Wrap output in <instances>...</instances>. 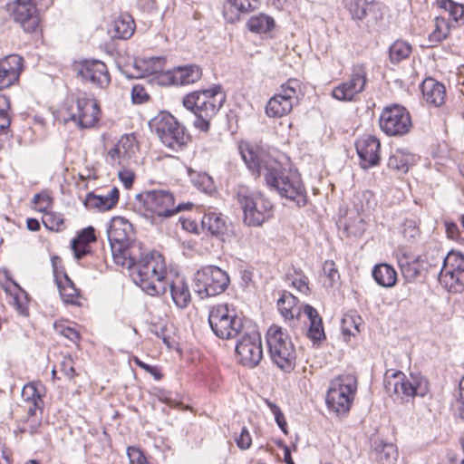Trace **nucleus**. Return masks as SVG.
Masks as SVG:
<instances>
[{
	"instance_id": "obj_1",
	"label": "nucleus",
	"mask_w": 464,
	"mask_h": 464,
	"mask_svg": "<svg viewBox=\"0 0 464 464\" xmlns=\"http://www.w3.org/2000/svg\"><path fill=\"white\" fill-rule=\"evenodd\" d=\"M243 160L249 169L263 174L266 184L281 197L304 206L307 195L297 170L285 169L267 151L256 144L243 142L239 145Z\"/></svg>"
},
{
	"instance_id": "obj_2",
	"label": "nucleus",
	"mask_w": 464,
	"mask_h": 464,
	"mask_svg": "<svg viewBox=\"0 0 464 464\" xmlns=\"http://www.w3.org/2000/svg\"><path fill=\"white\" fill-rule=\"evenodd\" d=\"M133 281L150 295H159L167 292V280L171 274L167 273L163 256L158 252L144 253L142 246L138 257L130 266Z\"/></svg>"
},
{
	"instance_id": "obj_3",
	"label": "nucleus",
	"mask_w": 464,
	"mask_h": 464,
	"mask_svg": "<svg viewBox=\"0 0 464 464\" xmlns=\"http://www.w3.org/2000/svg\"><path fill=\"white\" fill-rule=\"evenodd\" d=\"M108 239L115 264L130 266L140 252L141 245L132 242L134 230L131 223L122 217H113L107 228Z\"/></svg>"
},
{
	"instance_id": "obj_4",
	"label": "nucleus",
	"mask_w": 464,
	"mask_h": 464,
	"mask_svg": "<svg viewBox=\"0 0 464 464\" xmlns=\"http://www.w3.org/2000/svg\"><path fill=\"white\" fill-rule=\"evenodd\" d=\"M225 101L226 94L222 88L219 85H214L209 89L187 94L183 99V105L195 114V128L207 132L209 130L211 119L216 116Z\"/></svg>"
},
{
	"instance_id": "obj_5",
	"label": "nucleus",
	"mask_w": 464,
	"mask_h": 464,
	"mask_svg": "<svg viewBox=\"0 0 464 464\" xmlns=\"http://www.w3.org/2000/svg\"><path fill=\"white\" fill-rule=\"evenodd\" d=\"M358 381L353 373L338 375L330 382L325 403L330 412L339 417L346 416L357 392Z\"/></svg>"
},
{
	"instance_id": "obj_6",
	"label": "nucleus",
	"mask_w": 464,
	"mask_h": 464,
	"mask_svg": "<svg viewBox=\"0 0 464 464\" xmlns=\"http://www.w3.org/2000/svg\"><path fill=\"white\" fill-rule=\"evenodd\" d=\"M268 353L275 364L282 371L290 372L295 366V349L287 334L276 324L271 325L266 333Z\"/></svg>"
},
{
	"instance_id": "obj_7",
	"label": "nucleus",
	"mask_w": 464,
	"mask_h": 464,
	"mask_svg": "<svg viewBox=\"0 0 464 464\" xmlns=\"http://www.w3.org/2000/svg\"><path fill=\"white\" fill-rule=\"evenodd\" d=\"M144 211L151 218H168L172 215L191 209L190 202L175 204V198L171 192L163 189L145 191L140 195Z\"/></svg>"
},
{
	"instance_id": "obj_8",
	"label": "nucleus",
	"mask_w": 464,
	"mask_h": 464,
	"mask_svg": "<svg viewBox=\"0 0 464 464\" xmlns=\"http://www.w3.org/2000/svg\"><path fill=\"white\" fill-rule=\"evenodd\" d=\"M243 210V221L249 227H259L273 216V204L259 192L242 189L237 194Z\"/></svg>"
},
{
	"instance_id": "obj_9",
	"label": "nucleus",
	"mask_w": 464,
	"mask_h": 464,
	"mask_svg": "<svg viewBox=\"0 0 464 464\" xmlns=\"http://www.w3.org/2000/svg\"><path fill=\"white\" fill-rule=\"evenodd\" d=\"M384 386L390 394L401 399L414 396L423 397L429 392V382L420 373H411L409 377L400 371L385 374Z\"/></svg>"
},
{
	"instance_id": "obj_10",
	"label": "nucleus",
	"mask_w": 464,
	"mask_h": 464,
	"mask_svg": "<svg viewBox=\"0 0 464 464\" xmlns=\"http://www.w3.org/2000/svg\"><path fill=\"white\" fill-rule=\"evenodd\" d=\"M208 322L213 333L221 339L237 337L244 330L242 319L227 304H218L211 307Z\"/></svg>"
},
{
	"instance_id": "obj_11",
	"label": "nucleus",
	"mask_w": 464,
	"mask_h": 464,
	"mask_svg": "<svg viewBox=\"0 0 464 464\" xmlns=\"http://www.w3.org/2000/svg\"><path fill=\"white\" fill-rule=\"evenodd\" d=\"M150 128L164 146L174 150H180L189 140L185 128L169 112L162 111L154 117Z\"/></svg>"
},
{
	"instance_id": "obj_12",
	"label": "nucleus",
	"mask_w": 464,
	"mask_h": 464,
	"mask_svg": "<svg viewBox=\"0 0 464 464\" xmlns=\"http://www.w3.org/2000/svg\"><path fill=\"white\" fill-rule=\"evenodd\" d=\"M300 82L289 79L283 83L277 92L269 99L266 106V113L270 118H281L289 114L299 103Z\"/></svg>"
},
{
	"instance_id": "obj_13",
	"label": "nucleus",
	"mask_w": 464,
	"mask_h": 464,
	"mask_svg": "<svg viewBox=\"0 0 464 464\" xmlns=\"http://www.w3.org/2000/svg\"><path fill=\"white\" fill-rule=\"evenodd\" d=\"M230 284L228 274L216 266H206L197 271L195 285L201 297L216 296L224 293Z\"/></svg>"
},
{
	"instance_id": "obj_14",
	"label": "nucleus",
	"mask_w": 464,
	"mask_h": 464,
	"mask_svg": "<svg viewBox=\"0 0 464 464\" xmlns=\"http://www.w3.org/2000/svg\"><path fill=\"white\" fill-rule=\"evenodd\" d=\"M68 119L82 129L93 127L101 117V109L96 99L85 92L79 93L75 103L68 108Z\"/></svg>"
},
{
	"instance_id": "obj_15",
	"label": "nucleus",
	"mask_w": 464,
	"mask_h": 464,
	"mask_svg": "<svg viewBox=\"0 0 464 464\" xmlns=\"http://www.w3.org/2000/svg\"><path fill=\"white\" fill-rule=\"evenodd\" d=\"M238 336L236 345L238 362L248 368L256 367L263 358L260 334L256 329H245Z\"/></svg>"
},
{
	"instance_id": "obj_16",
	"label": "nucleus",
	"mask_w": 464,
	"mask_h": 464,
	"mask_svg": "<svg viewBox=\"0 0 464 464\" xmlns=\"http://www.w3.org/2000/svg\"><path fill=\"white\" fill-rule=\"evenodd\" d=\"M439 280L450 292H459L464 287V255L450 251L443 258Z\"/></svg>"
},
{
	"instance_id": "obj_17",
	"label": "nucleus",
	"mask_w": 464,
	"mask_h": 464,
	"mask_svg": "<svg viewBox=\"0 0 464 464\" xmlns=\"http://www.w3.org/2000/svg\"><path fill=\"white\" fill-rule=\"evenodd\" d=\"M381 130L388 136H402L411 128L409 111L401 105L386 106L380 116Z\"/></svg>"
},
{
	"instance_id": "obj_18",
	"label": "nucleus",
	"mask_w": 464,
	"mask_h": 464,
	"mask_svg": "<svg viewBox=\"0 0 464 464\" xmlns=\"http://www.w3.org/2000/svg\"><path fill=\"white\" fill-rule=\"evenodd\" d=\"M367 70L363 64H354L346 81L339 83L332 91V96L341 102H354L367 83Z\"/></svg>"
},
{
	"instance_id": "obj_19",
	"label": "nucleus",
	"mask_w": 464,
	"mask_h": 464,
	"mask_svg": "<svg viewBox=\"0 0 464 464\" xmlns=\"http://www.w3.org/2000/svg\"><path fill=\"white\" fill-rule=\"evenodd\" d=\"M74 69L78 76L95 87L104 89L111 82V76L106 64L100 60H82L75 63Z\"/></svg>"
},
{
	"instance_id": "obj_20",
	"label": "nucleus",
	"mask_w": 464,
	"mask_h": 464,
	"mask_svg": "<svg viewBox=\"0 0 464 464\" xmlns=\"http://www.w3.org/2000/svg\"><path fill=\"white\" fill-rule=\"evenodd\" d=\"M7 8L14 20L20 24L24 32L36 31L40 19L33 0H11Z\"/></svg>"
},
{
	"instance_id": "obj_21",
	"label": "nucleus",
	"mask_w": 464,
	"mask_h": 464,
	"mask_svg": "<svg viewBox=\"0 0 464 464\" xmlns=\"http://www.w3.org/2000/svg\"><path fill=\"white\" fill-rule=\"evenodd\" d=\"M138 151V145L132 135H123L107 150L105 160L111 166H128Z\"/></svg>"
},
{
	"instance_id": "obj_22",
	"label": "nucleus",
	"mask_w": 464,
	"mask_h": 464,
	"mask_svg": "<svg viewBox=\"0 0 464 464\" xmlns=\"http://www.w3.org/2000/svg\"><path fill=\"white\" fill-rule=\"evenodd\" d=\"M345 9L355 21L370 16L374 22L382 19L386 7L372 0H343Z\"/></svg>"
},
{
	"instance_id": "obj_23",
	"label": "nucleus",
	"mask_w": 464,
	"mask_h": 464,
	"mask_svg": "<svg viewBox=\"0 0 464 464\" xmlns=\"http://www.w3.org/2000/svg\"><path fill=\"white\" fill-rule=\"evenodd\" d=\"M356 150L360 158V164L363 169H368L379 164L381 142L373 135H363L355 143Z\"/></svg>"
},
{
	"instance_id": "obj_24",
	"label": "nucleus",
	"mask_w": 464,
	"mask_h": 464,
	"mask_svg": "<svg viewBox=\"0 0 464 464\" xmlns=\"http://www.w3.org/2000/svg\"><path fill=\"white\" fill-rule=\"evenodd\" d=\"M24 69V59L18 54H10L0 59V91L14 85Z\"/></svg>"
},
{
	"instance_id": "obj_25",
	"label": "nucleus",
	"mask_w": 464,
	"mask_h": 464,
	"mask_svg": "<svg viewBox=\"0 0 464 464\" xmlns=\"http://www.w3.org/2000/svg\"><path fill=\"white\" fill-rule=\"evenodd\" d=\"M0 284L3 285L5 291L12 296V304L16 312L23 316H28L29 296L16 282L9 278L7 270L0 271Z\"/></svg>"
},
{
	"instance_id": "obj_26",
	"label": "nucleus",
	"mask_w": 464,
	"mask_h": 464,
	"mask_svg": "<svg viewBox=\"0 0 464 464\" xmlns=\"http://www.w3.org/2000/svg\"><path fill=\"white\" fill-rule=\"evenodd\" d=\"M401 276L406 282H414L420 275L423 259L404 250H399L396 255Z\"/></svg>"
},
{
	"instance_id": "obj_27",
	"label": "nucleus",
	"mask_w": 464,
	"mask_h": 464,
	"mask_svg": "<svg viewBox=\"0 0 464 464\" xmlns=\"http://www.w3.org/2000/svg\"><path fill=\"white\" fill-rule=\"evenodd\" d=\"M169 286L173 303L179 308H186L191 300L190 291L185 278L179 275L169 277L167 287Z\"/></svg>"
},
{
	"instance_id": "obj_28",
	"label": "nucleus",
	"mask_w": 464,
	"mask_h": 464,
	"mask_svg": "<svg viewBox=\"0 0 464 464\" xmlns=\"http://www.w3.org/2000/svg\"><path fill=\"white\" fill-rule=\"evenodd\" d=\"M165 59L160 56L149 58H137L133 62L130 76L134 78H143L151 74L163 72Z\"/></svg>"
},
{
	"instance_id": "obj_29",
	"label": "nucleus",
	"mask_w": 464,
	"mask_h": 464,
	"mask_svg": "<svg viewBox=\"0 0 464 464\" xmlns=\"http://www.w3.org/2000/svg\"><path fill=\"white\" fill-rule=\"evenodd\" d=\"M119 201V189L112 187L105 195L87 194L84 205L88 209L107 211L111 209Z\"/></svg>"
},
{
	"instance_id": "obj_30",
	"label": "nucleus",
	"mask_w": 464,
	"mask_h": 464,
	"mask_svg": "<svg viewBox=\"0 0 464 464\" xmlns=\"http://www.w3.org/2000/svg\"><path fill=\"white\" fill-rule=\"evenodd\" d=\"M423 101L430 106L439 107L445 102L444 85L432 78L425 79L420 86Z\"/></svg>"
},
{
	"instance_id": "obj_31",
	"label": "nucleus",
	"mask_w": 464,
	"mask_h": 464,
	"mask_svg": "<svg viewBox=\"0 0 464 464\" xmlns=\"http://www.w3.org/2000/svg\"><path fill=\"white\" fill-rule=\"evenodd\" d=\"M201 225L204 230L217 237H222L228 230L226 218L220 212L212 209L205 212Z\"/></svg>"
},
{
	"instance_id": "obj_32",
	"label": "nucleus",
	"mask_w": 464,
	"mask_h": 464,
	"mask_svg": "<svg viewBox=\"0 0 464 464\" xmlns=\"http://www.w3.org/2000/svg\"><path fill=\"white\" fill-rule=\"evenodd\" d=\"M259 0H227L224 5V17L228 23L239 20L240 14L257 8Z\"/></svg>"
},
{
	"instance_id": "obj_33",
	"label": "nucleus",
	"mask_w": 464,
	"mask_h": 464,
	"mask_svg": "<svg viewBox=\"0 0 464 464\" xmlns=\"http://www.w3.org/2000/svg\"><path fill=\"white\" fill-rule=\"evenodd\" d=\"M44 390V386L40 382H30L24 386L22 398L27 403L28 412L39 411L42 413Z\"/></svg>"
},
{
	"instance_id": "obj_34",
	"label": "nucleus",
	"mask_w": 464,
	"mask_h": 464,
	"mask_svg": "<svg viewBox=\"0 0 464 464\" xmlns=\"http://www.w3.org/2000/svg\"><path fill=\"white\" fill-rule=\"evenodd\" d=\"M416 162V157L409 150L396 149L388 159V168L397 174H405Z\"/></svg>"
},
{
	"instance_id": "obj_35",
	"label": "nucleus",
	"mask_w": 464,
	"mask_h": 464,
	"mask_svg": "<svg viewBox=\"0 0 464 464\" xmlns=\"http://www.w3.org/2000/svg\"><path fill=\"white\" fill-rule=\"evenodd\" d=\"M96 240L95 230L92 227L82 229L72 241V250L74 257L81 259L91 253V243Z\"/></svg>"
},
{
	"instance_id": "obj_36",
	"label": "nucleus",
	"mask_w": 464,
	"mask_h": 464,
	"mask_svg": "<svg viewBox=\"0 0 464 464\" xmlns=\"http://www.w3.org/2000/svg\"><path fill=\"white\" fill-rule=\"evenodd\" d=\"M303 312L309 321L308 338L314 342L322 341L325 337V334L323 321L318 312L309 304L304 306Z\"/></svg>"
},
{
	"instance_id": "obj_37",
	"label": "nucleus",
	"mask_w": 464,
	"mask_h": 464,
	"mask_svg": "<svg viewBox=\"0 0 464 464\" xmlns=\"http://www.w3.org/2000/svg\"><path fill=\"white\" fill-rule=\"evenodd\" d=\"M55 280L63 301L66 304L79 305V291L68 276L56 274Z\"/></svg>"
},
{
	"instance_id": "obj_38",
	"label": "nucleus",
	"mask_w": 464,
	"mask_h": 464,
	"mask_svg": "<svg viewBox=\"0 0 464 464\" xmlns=\"http://www.w3.org/2000/svg\"><path fill=\"white\" fill-rule=\"evenodd\" d=\"M372 276L375 282L382 287H392L397 283V272L393 266L382 263L374 266Z\"/></svg>"
},
{
	"instance_id": "obj_39",
	"label": "nucleus",
	"mask_w": 464,
	"mask_h": 464,
	"mask_svg": "<svg viewBox=\"0 0 464 464\" xmlns=\"http://www.w3.org/2000/svg\"><path fill=\"white\" fill-rule=\"evenodd\" d=\"M375 459L380 464H395L398 459V450L392 443L375 440L373 443Z\"/></svg>"
},
{
	"instance_id": "obj_40",
	"label": "nucleus",
	"mask_w": 464,
	"mask_h": 464,
	"mask_svg": "<svg viewBox=\"0 0 464 464\" xmlns=\"http://www.w3.org/2000/svg\"><path fill=\"white\" fill-rule=\"evenodd\" d=\"M450 34V24L449 21L441 16L434 19V27L428 35V47H435L443 40L447 39Z\"/></svg>"
},
{
	"instance_id": "obj_41",
	"label": "nucleus",
	"mask_w": 464,
	"mask_h": 464,
	"mask_svg": "<svg viewBox=\"0 0 464 464\" xmlns=\"http://www.w3.org/2000/svg\"><path fill=\"white\" fill-rule=\"evenodd\" d=\"M278 310L285 320H293L300 314L297 299L291 293L284 292L277 301Z\"/></svg>"
},
{
	"instance_id": "obj_42",
	"label": "nucleus",
	"mask_w": 464,
	"mask_h": 464,
	"mask_svg": "<svg viewBox=\"0 0 464 464\" xmlns=\"http://www.w3.org/2000/svg\"><path fill=\"white\" fill-rule=\"evenodd\" d=\"M276 26V22L272 16L266 14H259L249 18L247 28L255 34H268Z\"/></svg>"
},
{
	"instance_id": "obj_43",
	"label": "nucleus",
	"mask_w": 464,
	"mask_h": 464,
	"mask_svg": "<svg viewBox=\"0 0 464 464\" xmlns=\"http://www.w3.org/2000/svg\"><path fill=\"white\" fill-rule=\"evenodd\" d=\"M135 23L130 14H121L113 22V36L129 39L134 33Z\"/></svg>"
},
{
	"instance_id": "obj_44",
	"label": "nucleus",
	"mask_w": 464,
	"mask_h": 464,
	"mask_svg": "<svg viewBox=\"0 0 464 464\" xmlns=\"http://www.w3.org/2000/svg\"><path fill=\"white\" fill-rule=\"evenodd\" d=\"M201 76V70L197 65L179 67L175 72V80L180 84H189L197 82Z\"/></svg>"
},
{
	"instance_id": "obj_45",
	"label": "nucleus",
	"mask_w": 464,
	"mask_h": 464,
	"mask_svg": "<svg viewBox=\"0 0 464 464\" xmlns=\"http://www.w3.org/2000/svg\"><path fill=\"white\" fill-rule=\"evenodd\" d=\"M411 53V46L404 41L394 42L389 49V56L392 63H398L408 58Z\"/></svg>"
},
{
	"instance_id": "obj_46",
	"label": "nucleus",
	"mask_w": 464,
	"mask_h": 464,
	"mask_svg": "<svg viewBox=\"0 0 464 464\" xmlns=\"http://www.w3.org/2000/svg\"><path fill=\"white\" fill-rule=\"evenodd\" d=\"M44 227L51 231H62L65 228V222L63 216L61 213L54 211H48L44 213L42 218Z\"/></svg>"
},
{
	"instance_id": "obj_47",
	"label": "nucleus",
	"mask_w": 464,
	"mask_h": 464,
	"mask_svg": "<svg viewBox=\"0 0 464 464\" xmlns=\"http://www.w3.org/2000/svg\"><path fill=\"white\" fill-rule=\"evenodd\" d=\"M359 321H361V318L359 316L346 314L343 317L341 323V329L342 334L346 341H349V338L351 336H354L360 332Z\"/></svg>"
},
{
	"instance_id": "obj_48",
	"label": "nucleus",
	"mask_w": 464,
	"mask_h": 464,
	"mask_svg": "<svg viewBox=\"0 0 464 464\" xmlns=\"http://www.w3.org/2000/svg\"><path fill=\"white\" fill-rule=\"evenodd\" d=\"M189 177L191 182L197 187L199 190L204 191L206 193L210 192L214 188V184L212 178L205 173V172H196L190 171Z\"/></svg>"
},
{
	"instance_id": "obj_49",
	"label": "nucleus",
	"mask_w": 464,
	"mask_h": 464,
	"mask_svg": "<svg viewBox=\"0 0 464 464\" xmlns=\"http://www.w3.org/2000/svg\"><path fill=\"white\" fill-rule=\"evenodd\" d=\"M38 411L28 412L27 418L19 424V431L22 433L34 434L38 432L41 426V414Z\"/></svg>"
},
{
	"instance_id": "obj_50",
	"label": "nucleus",
	"mask_w": 464,
	"mask_h": 464,
	"mask_svg": "<svg viewBox=\"0 0 464 464\" xmlns=\"http://www.w3.org/2000/svg\"><path fill=\"white\" fill-rule=\"evenodd\" d=\"M439 7L449 12L455 22H458L464 16V5L455 3L452 0H437Z\"/></svg>"
},
{
	"instance_id": "obj_51",
	"label": "nucleus",
	"mask_w": 464,
	"mask_h": 464,
	"mask_svg": "<svg viewBox=\"0 0 464 464\" xmlns=\"http://www.w3.org/2000/svg\"><path fill=\"white\" fill-rule=\"evenodd\" d=\"M32 202L34 206V209L44 214L50 211V208L53 203V199L49 193L43 191L41 193L35 194Z\"/></svg>"
},
{
	"instance_id": "obj_52",
	"label": "nucleus",
	"mask_w": 464,
	"mask_h": 464,
	"mask_svg": "<svg viewBox=\"0 0 464 464\" xmlns=\"http://www.w3.org/2000/svg\"><path fill=\"white\" fill-rule=\"evenodd\" d=\"M10 102L8 97L0 95V132L10 126Z\"/></svg>"
},
{
	"instance_id": "obj_53",
	"label": "nucleus",
	"mask_w": 464,
	"mask_h": 464,
	"mask_svg": "<svg viewBox=\"0 0 464 464\" xmlns=\"http://www.w3.org/2000/svg\"><path fill=\"white\" fill-rule=\"evenodd\" d=\"M265 402H266V406L270 409L272 413L274 414L275 420H276L278 427L281 429V430L285 434H287V432H288L287 431V423H286L285 416H284L283 412L281 411L280 408L276 403L272 402L269 400H265Z\"/></svg>"
},
{
	"instance_id": "obj_54",
	"label": "nucleus",
	"mask_w": 464,
	"mask_h": 464,
	"mask_svg": "<svg viewBox=\"0 0 464 464\" xmlns=\"http://www.w3.org/2000/svg\"><path fill=\"white\" fill-rule=\"evenodd\" d=\"M55 330L57 333L74 343H77L80 340L79 333L74 327H71L63 324H55Z\"/></svg>"
},
{
	"instance_id": "obj_55",
	"label": "nucleus",
	"mask_w": 464,
	"mask_h": 464,
	"mask_svg": "<svg viewBox=\"0 0 464 464\" xmlns=\"http://www.w3.org/2000/svg\"><path fill=\"white\" fill-rule=\"evenodd\" d=\"M127 455L130 464H150L144 453L137 447H128Z\"/></svg>"
},
{
	"instance_id": "obj_56",
	"label": "nucleus",
	"mask_w": 464,
	"mask_h": 464,
	"mask_svg": "<svg viewBox=\"0 0 464 464\" xmlns=\"http://www.w3.org/2000/svg\"><path fill=\"white\" fill-rule=\"evenodd\" d=\"M61 371L69 380H73L78 375L74 368V361L69 355L64 356L62 360Z\"/></svg>"
},
{
	"instance_id": "obj_57",
	"label": "nucleus",
	"mask_w": 464,
	"mask_h": 464,
	"mask_svg": "<svg viewBox=\"0 0 464 464\" xmlns=\"http://www.w3.org/2000/svg\"><path fill=\"white\" fill-rule=\"evenodd\" d=\"M358 205L361 210L369 209L374 201V195L370 190H363L356 195Z\"/></svg>"
},
{
	"instance_id": "obj_58",
	"label": "nucleus",
	"mask_w": 464,
	"mask_h": 464,
	"mask_svg": "<svg viewBox=\"0 0 464 464\" xmlns=\"http://www.w3.org/2000/svg\"><path fill=\"white\" fill-rule=\"evenodd\" d=\"M131 99L134 103L141 104L149 100V94L142 85L135 84L131 89Z\"/></svg>"
},
{
	"instance_id": "obj_59",
	"label": "nucleus",
	"mask_w": 464,
	"mask_h": 464,
	"mask_svg": "<svg viewBox=\"0 0 464 464\" xmlns=\"http://www.w3.org/2000/svg\"><path fill=\"white\" fill-rule=\"evenodd\" d=\"M323 272L330 280L332 285L335 280L339 277V274L336 266L334 261L326 260L323 265Z\"/></svg>"
},
{
	"instance_id": "obj_60",
	"label": "nucleus",
	"mask_w": 464,
	"mask_h": 464,
	"mask_svg": "<svg viewBox=\"0 0 464 464\" xmlns=\"http://www.w3.org/2000/svg\"><path fill=\"white\" fill-rule=\"evenodd\" d=\"M118 177L124 185V187L126 188H130L133 184L135 174L131 169L124 166L122 169L119 170Z\"/></svg>"
},
{
	"instance_id": "obj_61",
	"label": "nucleus",
	"mask_w": 464,
	"mask_h": 464,
	"mask_svg": "<svg viewBox=\"0 0 464 464\" xmlns=\"http://www.w3.org/2000/svg\"><path fill=\"white\" fill-rule=\"evenodd\" d=\"M236 442L241 450H246L251 446L252 439L246 427L242 428L239 437L236 439Z\"/></svg>"
},
{
	"instance_id": "obj_62",
	"label": "nucleus",
	"mask_w": 464,
	"mask_h": 464,
	"mask_svg": "<svg viewBox=\"0 0 464 464\" xmlns=\"http://www.w3.org/2000/svg\"><path fill=\"white\" fill-rule=\"evenodd\" d=\"M419 234V227L416 226L415 221L406 220L403 228L404 237L409 239H415Z\"/></svg>"
},
{
	"instance_id": "obj_63",
	"label": "nucleus",
	"mask_w": 464,
	"mask_h": 464,
	"mask_svg": "<svg viewBox=\"0 0 464 464\" xmlns=\"http://www.w3.org/2000/svg\"><path fill=\"white\" fill-rule=\"evenodd\" d=\"M446 233L449 238L457 239L459 237V230L456 223L453 221L446 220L445 223Z\"/></svg>"
},
{
	"instance_id": "obj_64",
	"label": "nucleus",
	"mask_w": 464,
	"mask_h": 464,
	"mask_svg": "<svg viewBox=\"0 0 464 464\" xmlns=\"http://www.w3.org/2000/svg\"><path fill=\"white\" fill-rule=\"evenodd\" d=\"M137 5L144 12H153L157 9L156 0H137Z\"/></svg>"
}]
</instances>
